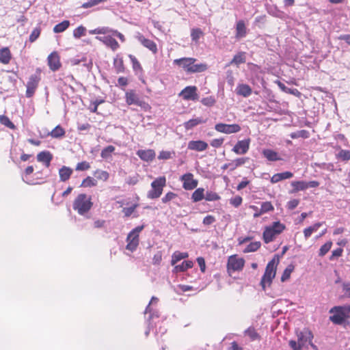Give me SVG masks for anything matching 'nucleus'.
I'll return each mask as SVG.
<instances>
[{
	"instance_id": "f257e3e1",
	"label": "nucleus",
	"mask_w": 350,
	"mask_h": 350,
	"mask_svg": "<svg viewBox=\"0 0 350 350\" xmlns=\"http://www.w3.org/2000/svg\"><path fill=\"white\" fill-rule=\"evenodd\" d=\"M329 312L333 314L329 317V321L335 325H342L350 317V305L336 306L332 308Z\"/></svg>"
},
{
	"instance_id": "f03ea898",
	"label": "nucleus",
	"mask_w": 350,
	"mask_h": 350,
	"mask_svg": "<svg viewBox=\"0 0 350 350\" xmlns=\"http://www.w3.org/2000/svg\"><path fill=\"white\" fill-rule=\"evenodd\" d=\"M91 200V197H88L85 193H80L75 199L72 208L79 215H84L92 207L93 203Z\"/></svg>"
},
{
	"instance_id": "7ed1b4c3",
	"label": "nucleus",
	"mask_w": 350,
	"mask_h": 350,
	"mask_svg": "<svg viewBox=\"0 0 350 350\" xmlns=\"http://www.w3.org/2000/svg\"><path fill=\"white\" fill-rule=\"evenodd\" d=\"M277 260L273 258L270 260L266 266L265 271L261 278L260 285L263 290L265 289L266 284L270 285L273 279L275 278L276 273V267L279 262V256L276 255Z\"/></svg>"
},
{
	"instance_id": "20e7f679",
	"label": "nucleus",
	"mask_w": 350,
	"mask_h": 350,
	"mask_svg": "<svg viewBox=\"0 0 350 350\" xmlns=\"http://www.w3.org/2000/svg\"><path fill=\"white\" fill-rule=\"evenodd\" d=\"M165 185L166 178L165 176H159L154 179L151 183V189L147 193L148 198L157 199L159 198Z\"/></svg>"
},
{
	"instance_id": "39448f33",
	"label": "nucleus",
	"mask_w": 350,
	"mask_h": 350,
	"mask_svg": "<svg viewBox=\"0 0 350 350\" xmlns=\"http://www.w3.org/2000/svg\"><path fill=\"white\" fill-rule=\"evenodd\" d=\"M40 80V70L38 68L36 72L29 77L26 84L27 90L25 96L27 98H31L33 96Z\"/></svg>"
},
{
	"instance_id": "423d86ee",
	"label": "nucleus",
	"mask_w": 350,
	"mask_h": 350,
	"mask_svg": "<svg viewBox=\"0 0 350 350\" xmlns=\"http://www.w3.org/2000/svg\"><path fill=\"white\" fill-rule=\"evenodd\" d=\"M291 185L293 189L290 191L291 193H295L301 191H304L308 188H315L319 186V183L317 180H311L306 182L304 180L292 181Z\"/></svg>"
},
{
	"instance_id": "0eeeda50",
	"label": "nucleus",
	"mask_w": 350,
	"mask_h": 350,
	"mask_svg": "<svg viewBox=\"0 0 350 350\" xmlns=\"http://www.w3.org/2000/svg\"><path fill=\"white\" fill-rule=\"evenodd\" d=\"M197 91L198 88L194 85L187 86L179 93V96L185 100H197L198 99Z\"/></svg>"
},
{
	"instance_id": "6e6552de",
	"label": "nucleus",
	"mask_w": 350,
	"mask_h": 350,
	"mask_svg": "<svg viewBox=\"0 0 350 350\" xmlns=\"http://www.w3.org/2000/svg\"><path fill=\"white\" fill-rule=\"evenodd\" d=\"M180 181L183 182V187L185 190H192L195 189L198 184V181L193 178V174L188 172L180 177Z\"/></svg>"
},
{
	"instance_id": "1a4fd4ad",
	"label": "nucleus",
	"mask_w": 350,
	"mask_h": 350,
	"mask_svg": "<svg viewBox=\"0 0 350 350\" xmlns=\"http://www.w3.org/2000/svg\"><path fill=\"white\" fill-rule=\"evenodd\" d=\"M215 129L220 133L226 134L236 133L241 131V126L237 124H227L218 123L215 126Z\"/></svg>"
},
{
	"instance_id": "9d476101",
	"label": "nucleus",
	"mask_w": 350,
	"mask_h": 350,
	"mask_svg": "<svg viewBox=\"0 0 350 350\" xmlns=\"http://www.w3.org/2000/svg\"><path fill=\"white\" fill-rule=\"evenodd\" d=\"M245 261L242 258H237L232 256L229 258L227 269L228 272L236 271L241 270L244 267Z\"/></svg>"
},
{
	"instance_id": "9b49d317",
	"label": "nucleus",
	"mask_w": 350,
	"mask_h": 350,
	"mask_svg": "<svg viewBox=\"0 0 350 350\" xmlns=\"http://www.w3.org/2000/svg\"><path fill=\"white\" fill-rule=\"evenodd\" d=\"M125 100L127 105H135L142 107L145 103L141 100L139 96L136 94L135 90H131L125 93Z\"/></svg>"
},
{
	"instance_id": "f8f14e48",
	"label": "nucleus",
	"mask_w": 350,
	"mask_h": 350,
	"mask_svg": "<svg viewBox=\"0 0 350 350\" xmlns=\"http://www.w3.org/2000/svg\"><path fill=\"white\" fill-rule=\"evenodd\" d=\"M250 139L238 141L234 146L232 151L237 154H244L247 152L250 148Z\"/></svg>"
},
{
	"instance_id": "ddd939ff",
	"label": "nucleus",
	"mask_w": 350,
	"mask_h": 350,
	"mask_svg": "<svg viewBox=\"0 0 350 350\" xmlns=\"http://www.w3.org/2000/svg\"><path fill=\"white\" fill-rule=\"evenodd\" d=\"M48 65L50 69L53 71L59 70L61 67V63L59 62V57L57 52H52L47 58Z\"/></svg>"
},
{
	"instance_id": "4468645a",
	"label": "nucleus",
	"mask_w": 350,
	"mask_h": 350,
	"mask_svg": "<svg viewBox=\"0 0 350 350\" xmlns=\"http://www.w3.org/2000/svg\"><path fill=\"white\" fill-rule=\"evenodd\" d=\"M314 336L312 332L307 328L304 329L303 331L297 333V340L302 347L307 342L312 340Z\"/></svg>"
},
{
	"instance_id": "2eb2a0df",
	"label": "nucleus",
	"mask_w": 350,
	"mask_h": 350,
	"mask_svg": "<svg viewBox=\"0 0 350 350\" xmlns=\"http://www.w3.org/2000/svg\"><path fill=\"white\" fill-rule=\"evenodd\" d=\"M36 159L38 162L42 163L45 167H49L53 160V154L49 150H43L37 154Z\"/></svg>"
},
{
	"instance_id": "dca6fc26",
	"label": "nucleus",
	"mask_w": 350,
	"mask_h": 350,
	"mask_svg": "<svg viewBox=\"0 0 350 350\" xmlns=\"http://www.w3.org/2000/svg\"><path fill=\"white\" fill-rule=\"evenodd\" d=\"M136 154L144 161L150 162L156 156L155 152L152 149L138 150Z\"/></svg>"
},
{
	"instance_id": "f3484780",
	"label": "nucleus",
	"mask_w": 350,
	"mask_h": 350,
	"mask_svg": "<svg viewBox=\"0 0 350 350\" xmlns=\"http://www.w3.org/2000/svg\"><path fill=\"white\" fill-rule=\"evenodd\" d=\"M139 235H134L129 232L126 237V249L131 252L135 251L139 245Z\"/></svg>"
},
{
	"instance_id": "a211bd4d",
	"label": "nucleus",
	"mask_w": 350,
	"mask_h": 350,
	"mask_svg": "<svg viewBox=\"0 0 350 350\" xmlns=\"http://www.w3.org/2000/svg\"><path fill=\"white\" fill-rule=\"evenodd\" d=\"M196 62V59L193 57H182L174 59L173 63L175 65L182 67L187 72H188V68L191 67V64Z\"/></svg>"
},
{
	"instance_id": "6ab92c4d",
	"label": "nucleus",
	"mask_w": 350,
	"mask_h": 350,
	"mask_svg": "<svg viewBox=\"0 0 350 350\" xmlns=\"http://www.w3.org/2000/svg\"><path fill=\"white\" fill-rule=\"evenodd\" d=\"M187 148L189 150L201 152L208 148V144L202 140H192L188 143Z\"/></svg>"
},
{
	"instance_id": "aec40b11",
	"label": "nucleus",
	"mask_w": 350,
	"mask_h": 350,
	"mask_svg": "<svg viewBox=\"0 0 350 350\" xmlns=\"http://www.w3.org/2000/svg\"><path fill=\"white\" fill-rule=\"evenodd\" d=\"M96 38L100 41H103L106 46L110 47L113 51H116L120 46L116 40L110 36H107L104 37L96 36Z\"/></svg>"
},
{
	"instance_id": "412c9836",
	"label": "nucleus",
	"mask_w": 350,
	"mask_h": 350,
	"mask_svg": "<svg viewBox=\"0 0 350 350\" xmlns=\"http://www.w3.org/2000/svg\"><path fill=\"white\" fill-rule=\"evenodd\" d=\"M292 177H293V173L289 171H286L273 174L271 177L270 181L272 184H275L283 180L291 178Z\"/></svg>"
},
{
	"instance_id": "4be33fe9",
	"label": "nucleus",
	"mask_w": 350,
	"mask_h": 350,
	"mask_svg": "<svg viewBox=\"0 0 350 350\" xmlns=\"http://www.w3.org/2000/svg\"><path fill=\"white\" fill-rule=\"evenodd\" d=\"M235 92L237 95L242 96L244 98H247L252 94V89L247 84L240 83L237 85Z\"/></svg>"
},
{
	"instance_id": "5701e85b",
	"label": "nucleus",
	"mask_w": 350,
	"mask_h": 350,
	"mask_svg": "<svg viewBox=\"0 0 350 350\" xmlns=\"http://www.w3.org/2000/svg\"><path fill=\"white\" fill-rule=\"evenodd\" d=\"M138 40L144 47L148 49L153 53H156L157 52V44L153 40L146 38L143 36H139L138 37Z\"/></svg>"
},
{
	"instance_id": "b1692460",
	"label": "nucleus",
	"mask_w": 350,
	"mask_h": 350,
	"mask_svg": "<svg viewBox=\"0 0 350 350\" xmlns=\"http://www.w3.org/2000/svg\"><path fill=\"white\" fill-rule=\"evenodd\" d=\"M247 35V28L244 21L239 20L236 24V38L241 39Z\"/></svg>"
},
{
	"instance_id": "393cba45",
	"label": "nucleus",
	"mask_w": 350,
	"mask_h": 350,
	"mask_svg": "<svg viewBox=\"0 0 350 350\" xmlns=\"http://www.w3.org/2000/svg\"><path fill=\"white\" fill-rule=\"evenodd\" d=\"M206 122V119H204L202 117H198L196 118L190 119L189 120L185 122L183 124V126L185 129L187 131L191 130L193 128L196 127V126L204 124Z\"/></svg>"
},
{
	"instance_id": "a878e982",
	"label": "nucleus",
	"mask_w": 350,
	"mask_h": 350,
	"mask_svg": "<svg viewBox=\"0 0 350 350\" xmlns=\"http://www.w3.org/2000/svg\"><path fill=\"white\" fill-rule=\"evenodd\" d=\"M73 172V170L67 166H62L59 170V180L62 182H66L70 178Z\"/></svg>"
},
{
	"instance_id": "bb28decb",
	"label": "nucleus",
	"mask_w": 350,
	"mask_h": 350,
	"mask_svg": "<svg viewBox=\"0 0 350 350\" xmlns=\"http://www.w3.org/2000/svg\"><path fill=\"white\" fill-rule=\"evenodd\" d=\"M12 55L8 47H3L0 49V62L3 64H9Z\"/></svg>"
},
{
	"instance_id": "cd10ccee",
	"label": "nucleus",
	"mask_w": 350,
	"mask_h": 350,
	"mask_svg": "<svg viewBox=\"0 0 350 350\" xmlns=\"http://www.w3.org/2000/svg\"><path fill=\"white\" fill-rule=\"evenodd\" d=\"M275 83L278 85L279 88L284 92L288 93L294 96H299L301 94L300 92L296 88H289L285 85L284 83H282L280 81H275Z\"/></svg>"
},
{
	"instance_id": "c85d7f7f",
	"label": "nucleus",
	"mask_w": 350,
	"mask_h": 350,
	"mask_svg": "<svg viewBox=\"0 0 350 350\" xmlns=\"http://www.w3.org/2000/svg\"><path fill=\"white\" fill-rule=\"evenodd\" d=\"M193 267V262L191 260H184L181 264L175 265L172 271L173 273L185 272L188 269Z\"/></svg>"
},
{
	"instance_id": "c756f323",
	"label": "nucleus",
	"mask_w": 350,
	"mask_h": 350,
	"mask_svg": "<svg viewBox=\"0 0 350 350\" xmlns=\"http://www.w3.org/2000/svg\"><path fill=\"white\" fill-rule=\"evenodd\" d=\"M262 154L269 161H277L281 160L278 152L271 149L263 150Z\"/></svg>"
},
{
	"instance_id": "7c9ffc66",
	"label": "nucleus",
	"mask_w": 350,
	"mask_h": 350,
	"mask_svg": "<svg viewBox=\"0 0 350 350\" xmlns=\"http://www.w3.org/2000/svg\"><path fill=\"white\" fill-rule=\"evenodd\" d=\"M276 235L277 234L271 228L267 226L262 233V239L265 243H269L273 241Z\"/></svg>"
},
{
	"instance_id": "2f4dec72",
	"label": "nucleus",
	"mask_w": 350,
	"mask_h": 350,
	"mask_svg": "<svg viewBox=\"0 0 350 350\" xmlns=\"http://www.w3.org/2000/svg\"><path fill=\"white\" fill-rule=\"evenodd\" d=\"M208 66L206 64L200 63V64H194L192 63L191 64V67L188 68V73H197V72H202L206 70Z\"/></svg>"
},
{
	"instance_id": "473e14b6",
	"label": "nucleus",
	"mask_w": 350,
	"mask_h": 350,
	"mask_svg": "<svg viewBox=\"0 0 350 350\" xmlns=\"http://www.w3.org/2000/svg\"><path fill=\"white\" fill-rule=\"evenodd\" d=\"M191 199L193 202H198L204 199V189H196L192 193Z\"/></svg>"
},
{
	"instance_id": "72a5a7b5",
	"label": "nucleus",
	"mask_w": 350,
	"mask_h": 350,
	"mask_svg": "<svg viewBox=\"0 0 350 350\" xmlns=\"http://www.w3.org/2000/svg\"><path fill=\"white\" fill-rule=\"evenodd\" d=\"M245 53L241 51L234 55L232 59L230 61V64H234L239 66L241 64L245 63Z\"/></svg>"
},
{
	"instance_id": "f704fd0d",
	"label": "nucleus",
	"mask_w": 350,
	"mask_h": 350,
	"mask_svg": "<svg viewBox=\"0 0 350 350\" xmlns=\"http://www.w3.org/2000/svg\"><path fill=\"white\" fill-rule=\"evenodd\" d=\"M148 314L147 322H152L153 323V320L159 317V312L150 308L149 305L146 306L145 310V314Z\"/></svg>"
},
{
	"instance_id": "c9c22d12",
	"label": "nucleus",
	"mask_w": 350,
	"mask_h": 350,
	"mask_svg": "<svg viewBox=\"0 0 350 350\" xmlns=\"http://www.w3.org/2000/svg\"><path fill=\"white\" fill-rule=\"evenodd\" d=\"M322 226L321 222L315 223L314 225L309 226L304 229V234L306 239H308L311 234L318 230V229Z\"/></svg>"
},
{
	"instance_id": "e433bc0d",
	"label": "nucleus",
	"mask_w": 350,
	"mask_h": 350,
	"mask_svg": "<svg viewBox=\"0 0 350 350\" xmlns=\"http://www.w3.org/2000/svg\"><path fill=\"white\" fill-rule=\"evenodd\" d=\"M70 26V21L68 20H64L62 22L57 24L53 27V31L56 33H62L66 31Z\"/></svg>"
},
{
	"instance_id": "4c0bfd02",
	"label": "nucleus",
	"mask_w": 350,
	"mask_h": 350,
	"mask_svg": "<svg viewBox=\"0 0 350 350\" xmlns=\"http://www.w3.org/2000/svg\"><path fill=\"white\" fill-rule=\"evenodd\" d=\"M188 256L187 253L176 252L172 256L171 265H175L178 261Z\"/></svg>"
},
{
	"instance_id": "58836bf2",
	"label": "nucleus",
	"mask_w": 350,
	"mask_h": 350,
	"mask_svg": "<svg viewBox=\"0 0 350 350\" xmlns=\"http://www.w3.org/2000/svg\"><path fill=\"white\" fill-rule=\"evenodd\" d=\"M271 228L276 234H280L285 229L286 226L284 224L280 223V221H273L271 226H268Z\"/></svg>"
},
{
	"instance_id": "ea45409f",
	"label": "nucleus",
	"mask_w": 350,
	"mask_h": 350,
	"mask_svg": "<svg viewBox=\"0 0 350 350\" xmlns=\"http://www.w3.org/2000/svg\"><path fill=\"white\" fill-rule=\"evenodd\" d=\"M294 269L295 266L293 264L288 265L283 271V273L281 276V281L284 282L288 280Z\"/></svg>"
},
{
	"instance_id": "a19ab883",
	"label": "nucleus",
	"mask_w": 350,
	"mask_h": 350,
	"mask_svg": "<svg viewBox=\"0 0 350 350\" xmlns=\"http://www.w3.org/2000/svg\"><path fill=\"white\" fill-rule=\"evenodd\" d=\"M260 245L261 243L260 241L252 242L249 245H247V247L243 250V252H254L260 248Z\"/></svg>"
},
{
	"instance_id": "79ce46f5",
	"label": "nucleus",
	"mask_w": 350,
	"mask_h": 350,
	"mask_svg": "<svg viewBox=\"0 0 350 350\" xmlns=\"http://www.w3.org/2000/svg\"><path fill=\"white\" fill-rule=\"evenodd\" d=\"M113 66L117 73H121L124 72V66L122 58H115L113 59Z\"/></svg>"
},
{
	"instance_id": "37998d69",
	"label": "nucleus",
	"mask_w": 350,
	"mask_h": 350,
	"mask_svg": "<svg viewBox=\"0 0 350 350\" xmlns=\"http://www.w3.org/2000/svg\"><path fill=\"white\" fill-rule=\"evenodd\" d=\"M115 150L113 146L109 145L103 148L100 152V157L103 159H107L111 157V153Z\"/></svg>"
},
{
	"instance_id": "c03bdc74",
	"label": "nucleus",
	"mask_w": 350,
	"mask_h": 350,
	"mask_svg": "<svg viewBox=\"0 0 350 350\" xmlns=\"http://www.w3.org/2000/svg\"><path fill=\"white\" fill-rule=\"evenodd\" d=\"M64 135L65 131L60 125L56 126L51 132V135L53 138H59L64 136Z\"/></svg>"
},
{
	"instance_id": "a18cd8bd",
	"label": "nucleus",
	"mask_w": 350,
	"mask_h": 350,
	"mask_svg": "<svg viewBox=\"0 0 350 350\" xmlns=\"http://www.w3.org/2000/svg\"><path fill=\"white\" fill-rule=\"evenodd\" d=\"M0 123L11 129H14L16 127L10 118L5 115H0Z\"/></svg>"
},
{
	"instance_id": "49530a36",
	"label": "nucleus",
	"mask_w": 350,
	"mask_h": 350,
	"mask_svg": "<svg viewBox=\"0 0 350 350\" xmlns=\"http://www.w3.org/2000/svg\"><path fill=\"white\" fill-rule=\"evenodd\" d=\"M290 136L292 139H297L299 137L307 139L308 137H309V133L306 130H300L296 132L291 133Z\"/></svg>"
},
{
	"instance_id": "de8ad7c7",
	"label": "nucleus",
	"mask_w": 350,
	"mask_h": 350,
	"mask_svg": "<svg viewBox=\"0 0 350 350\" xmlns=\"http://www.w3.org/2000/svg\"><path fill=\"white\" fill-rule=\"evenodd\" d=\"M86 31L87 29L84 26L80 25L74 29L73 37L76 39H79L81 37L85 36Z\"/></svg>"
},
{
	"instance_id": "09e8293b",
	"label": "nucleus",
	"mask_w": 350,
	"mask_h": 350,
	"mask_svg": "<svg viewBox=\"0 0 350 350\" xmlns=\"http://www.w3.org/2000/svg\"><path fill=\"white\" fill-rule=\"evenodd\" d=\"M245 334L248 336L252 340H256L259 338V334L253 327H250L245 330Z\"/></svg>"
},
{
	"instance_id": "8fccbe9b",
	"label": "nucleus",
	"mask_w": 350,
	"mask_h": 350,
	"mask_svg": "<svg viewBox=\"0 0 350 350\" xmlns=\"http://www.w3.org/2000/svg\"><path fill=\"white\" fill-rule=\"evenodd\" d=\"M204 199L208 202L217 201L220 199V196L215 192L206 191L204 194Z\"/></svg>"
},
{
	"instance_id": "3c124183",
	"label": "nucleus",
	"mask_w": 350,
	"mask_h": 350,
	"mask_svg": "<svg viewBox=\"0 0 350 350\" xmlns=\"http://www.w3.org/2000/svg\"><path fill=\"white\" fill-rule=\"evenodd\" d=\"M202 35L203 32L200 28L193 29L191 32V37L192 41L198 42Z\"/></svg>"
},
{
	"instance_id": "603ef678",
	"label": "nucleus",
	"mask_w": 350,
	"mask_h": 350,
	"mask_svg": "<svg viewBox=\"0 0 350 350\" xmlns=\"http://www.w3.org/2000/svg\"><path fill=\"white\" fill-rule=\"evenodd\" d=\"M129 57L132 63V65H133V69L134 70V71L135 72H137V71H142V68L141 66V64L140 63L138 62V60L137 59V58L131 55V54H129Z\"/></svg>"
},
{
	"instance_id": "864d4df0",
	"label": "nucleus",
	"mask_w": 350,
	"mask_h": 350,
	"mask_svg": "<svg viewBox=\"0 0 350 350\" xmlns=\"http://www.w3.org/2000/svg\"><path fill=\"white\" fill-rule=\"evenodd\" d=\"M94 175L97 179L103 180L104 181H106L109 176V174L107 172L101 170H96Z\"/></svg>"
},
{
	"instance_id": "5fc2aeb1",
	"label": "nucleus",
	"mask_w": 350,
	"mask_h": 350,
	"mask_svg": "<svg viewBox=\"0 0 350 350\" xmlns=\"http://www.w3.org/2000/svg\"><path fill=\"white\" fill-rule=\"evenodd\" d=\"M332 246V241H327L325 244H323L319 249V256H325L331 249Z\"/></svg>"
},
{
	"instance_id": "6e6d98bb",
	"label": "nucleus",
	"mask_w": 350,
	"mask_h": 350,
	"mask_svg": "<svg viewBox=\"0 0 350 350\" xmlns=\"http://www.w3.org/2000/svg\"><path fill=\"white\" fill-rule=\"evenodd\" d=\"M337 157L341 161H347L350 160V150H340L337 154Z\"/></svg>"
},
{
	"instance_id": "4d7b16f0",
	"label": "nucleus",
	"mask_w": 350,
	"mask_h": 350,
	"mask_svg": "<svg viewBox=\"0 0 350 350\" xmlns=\"http://www.w3.org/2000/svg\"><path fill=\"white\" fill-rule=\"evenodd\" d=\"M247 157H243V158H238L235 160H234L231 163H232V167L230 168V170L232 171L235 170L237 167L245 164L247 161H248Z\"/></svg>"
},
{
	"instance_id": "13d9d810",
	"label": "nucleus",
	"mask_w": 350,
	"mask_h": 350,
	"mask_svg": "<svg viewBox=\"0 0 350 350\" xmlns=\"http://www.w3.org/2000/svg\"><path fill=\"white\" fill-rule=\"evenodd\" d=\"M107 0H90L82 4L81 8L84 9L90 8L98 5L99 3H104Z\"/></svg>"
},
{
	"instance_id": "bf43d9fd",
	"label": "nucleus",
	"mask_w": 350,
	"mask_h": 350,
	"mask_svg": "<svg viewBox=\"0 0 350 350\" xmlns=\"http://www.w3.org/2000/svg\"><path fill=\"white\" fill-rule=\"evenodd\" d=\"M97 185V180L92 177L88 176L85 178L81 185V187H93Z\"/></svg>"
},
{
	"instance_id": "052dcab7",
	"label": "nucleus",
	"mask_w": 350,
	"mask_h": 350,
	"mask_svg": "<svg viewBox=\"0 0 350 350\" xmlns=\"http://www.w3.org/2000/svg\"><path fill=\"white\" fill-rule=\"evenodd\" d=\"M274 209L273 205L270 202H264L261 204L260 214H263Z\"/></svg>"
},
{
	"instance_id": "680f3d73",
	"label": "nucleus",
	"mask_w": 350,
	"mask_h": 350,
	"mask_svg": "<svg viewBox=\"0 0 350 350\" xmlns=\"http://www.w3.org/2000/svg\"><path fill=\"white\" fill-rule=\"evenodd\" d=\"M110 29L109 27H98L89 31L90 34H107L109 33Z\"/></svg>"
},
{
	"instance_id": "e2e57ef3",
	"label": "nucleus",
	"mask_w": 350,
	"mask_h": 350,
	"mask_svg": "<svg viewBox=\"0 0 350 350\" xmlns=\"http://www.w3.org/2000/svg\"><path fill=\"white\" fill-rule=\"evenodd\" d=\"M40 31H41V30H40V27L34 28L33 30L32 31L31 33L29 36V41L31 42H35L40 36Z\"/></svg>"
},
{
	"instance_id": "0e129e2a",
	"label": "nucleus",
	"mask_w": 350,
	"mask_h": 350,
	"mask_svg": "<svg viewBox=\"0 0 350 350\" xmlns=\"http://www.w3.org/2000/svg\"><path fill=\"white\" fill-rule=\"evenodd\" d=\"M201 103L206 107H212L215 103V99L213 96H208L203 98L201 100Z\"/></svg>"
},
{
	"instance_id": "69168bd1",
	"label": "nucleus",
	"mask_w": 350,
	"mask_h": 350,
	"mask_svg": "<svg viewBox=\"0 0 350 350\" xmlns=\"http://www.w3.org/2000/svg\"><path fill=\"white\" fill-rule=\"evenodd\" d=\"M243 202V199L240 196H236L230 200V203L234 207H239Z\"/></svg>"
},
{
	"instance_id": "338daca9",
	"label": "nucleus",
	"mask_w": 350,
	"mask_h": 350,
	"mask_svg": "<svg viewBox=\"0 0 350 350\" xmlns=\"http://www.w3.org/2000/svg\"><path fill=\"white\" fill-rule=\"evenodd\" d=\"M90 167V165L88 162L82 161L77 163L75 170L77 171H84L88 170Z\"/></svg>"
},
{
	"instance_id": "774afa93",
	"label": "nucleus",
	"mask_w": 350,
	"mask_h": 350,
	"mask_svg": "<svg viewBox=\"0 0 350 350\" xmlns=\"http://www.w3.org/2000/svg\"><path fill=\"white\" fill-rule=\"evenodd\" d=\"M290 347L293 350H302V346L299 344V342L294 340H291L288 342Z\"/></svg>"
}]
</instances>
